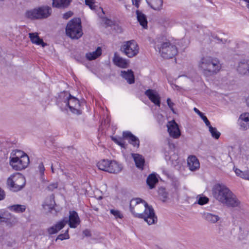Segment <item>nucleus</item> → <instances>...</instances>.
Wrapping results in <instances>:
<instances>
[{
	"label": "nucleus",
	"mask_w": 249,
	"mask_h": 249,
	"mask_svg": "<svg viewBox=\"0 0 249 249\" xmlns=\"http://www.w3.org/2000/svg\"><path fill=\"white\" fill-rule=\"evenodd\" d=\"M113 61L114 64L120 68H126L128 67V62L124 58L120 56L116 53H114Z\"/></svg>",
	"instance_id": "obj_20"
},
{
	"label": "nucleus",
	"mask_w": 249,
	"mask_h": 249,
	"mask_svg": "<svg viewBox=\"0 0 249 249\" xmlns=\"http://www.w3.org/2000/svg\"><path fill=\"white\" fill-rule=\"evenodd\" d=\"M187 164L189 169L192 171L196 170L200 167L199 160L195 156H190L188 157Z\"/></svg>",
	"instance_id": "obj_16"
},
{
	"label": "nucleus",
	"mask_w": 249,
	"mask_h": 249,
	"mask_svg": "<svg viewBox=\"0 0 249 249\" xmlns=\"http://www.w3.org/2000/svg\"><path fill=\"white\" fill-rule=\"evenodd\" d=\"M110 213L112 214L116 219L120 218L122 219L123 217V214L121 213V212L115 209H111L110 210Z\"/></svg>",
	"instance_id": "obj_37"
},
{
	"label": "nucleus",
	"mask_w": 249,
	"mask_h": 249,
	"mask_svg": "<svg viewBox=\"0 0 249 249\" xmlns=\"http://www.w3.org/2000/svg\"><path fill=\"white\" fill-rule=\"evenodd\" d=\"M71 0H53V6L58 8H67Z\"/></svg>",
	"instance_id": "obj_26"
},
{
	"label": "nucleus",
	"mask_w": 249,
	"mask_h": 249,
	"mask_svg": "<svg viewBox=\"0 0 249 249\" xmlns=\"http://www.w3.org/2000/svg\"><path fill=\"white\" fill-rule=\"evenodd\" d=\"M66 33L72 39H78L83 35L81 19L74 18L71 20L66 28Z\"/></svg>",
	"instance_id": "obj_6"
},
{
	"label": "nucleus",
	"mask_w": 249,
	"mask_h": 249,
	"mask_svg": "<svg viewBox=\"0 0 249 249\" xmlns=\"http://www.w3.org/2000/svg\"><path fill=\"white\" fill-rule=\"evenodd\" d=\"M147 4L153 9L160 10L162 6V0H146Z\"/></svg>",
	"instance_id": "obj_28"
},
{
	"label": "nucleus",
	"mask_w": 249,
	"mask_h": 249,
	"mask_svg": "<svg viewBox=\"0 0 249 249\" xmlns=\"http://www.w3.org/2000/svg\"><path fill=\"white\" fill-rule=\"evenodd\" d=\"M214 38L216 39L218 41H219V42H222V43H224V41H223V40L222 39H220L217 36H215L214 37H213Z\"/></svg>",
	"instance_id": "obj_50"
},
{
	"label": "nucleus",
	"mask_w": 249,
	"mask_h": 249,
	"mask_svg": "<svg viewBox=\"0 0 249 249\" xmlns=\"http://www.w3.org/2000/svg\"><path fill=\"white\" fill-rule=\"evenodd\" d=\"M244 0L248 3V8H249V0Z\"/></svg>",
	"instance_id": "obj_52"
},
{
	"label": "nucleus",
	"mask_w": 249,
	"mask_h": 249,
	"mask_svg": "<svg viewBox=\"0 0 249 249\" xmlns=\"http://www.w3.org/2000/svg\"><path fill=\"white\" fill-rule=\"evenodd\" d=\"M132 157L134 159L136 167L141 170H143L145 163L144 158L138 154H132Z\"/></svg>",
	"instance_id": "obj_24"
},
{
	"label": "nucleus",
	"mask_w": 249,
	"mask_h": 249,
	"mask_svg": "<svg viewBox=\"0 0 249 249\" xmlns=\"http://www.w3.org/2000/svg\"><path fill=\"white\" fill-rule=\"evenodd\" d=\"M26 208L24 205H14L10 207V210L18 213H22L25 211Z\"/></svg>",
	"instance_id": "obj_34"
},
{
	"label": "nucleus",
	"mask_w": 249,
	"mask_h": 249,
	"mask_svg": "<svg viewBox=\"0 0 249 249\" xmlns=\"http://www.w3.org/2000/svg\"><path fill=\"white\" fill-rule=\"evenodd\" d=\"M121 75L125 79L129 84H132L135 82V78L133 72L131 70H128L127 71H121Z\"/></svg>",
	"instance_id": "obj_23"
},
{
	"label": "nucleus",
	"mask_w": 249,
	"mask_h": 249,
	"mask_svg": "<svg viewBox=\"0 0 249 249\" xmlns=\"http://www.w3.org/2000/svg\"><path fill=\"white\" fill-rule=\"evenodd\" d=\"M63 96L62 101H58V105L61 110H67L68 108L73 114L80 115L82 113L80 109L81 104L78 99L71 95V94L65 92L60 96V98Z\"/></svg>",
	"instance_id": "obj_4"
},
{
	"label": "nucleus",
	"mask_w": 249,
	"mask_h": 249,
	"mask_svg": "<svg viewBox=\"0 0 249 249\" xmlns=\"http://www.w3.org/2000/svg\"><path fill=\"white\" fill-rule=\"evenodd\" d=\"M121 51L127 57L132 58L139 53V47L134 40H131L123 43L121 47Z\"/></svg>",
	"instance_id": "obj_10"
},
{
	"label": "nucleus",
	"mask_w": 249,
	"mask_h": 249,
	"mask_svg": "<svg viewBox=\"0 0 249 249\" xmlns=\"http://www.w3.org/2000/svg\"><path fill=\"white\" fill-rule=\"evenodd\" d=\"M155 48L159 51L161 56L166 59L172 58L178 53L177 47L169 41L157 43Z\"/></svg>",
	"instance_id": "obj_9"
},
{
	"label": "nucleus",
	"mask_w": 249,
	"mask_h": 249,
	"mask_svg": "<svg viewBox=\"0 0 249 249\" xmlns=\"http://www.w3.org/2000/svg\"><path fill=\"white\" fill-rule=\"evenodd\" d=\"M112 140L115 143H116L117 144H118L119 145L121 146V147H124V142L122 138L112 137Z\"/></svg>",
	"instance_id": "obj_40"
},
{
	"label": "nucleus",
	"mask_w": 249,
	"mask_h": 249,
	"mask_svg": "<svg viewBox=\"0 0 249 249\" xmlns=\"http://www.w3.org/2000/svg\"><path fill=\"white\" fill-rule=\"evenodd\" d=\"M202 217L206 221L211 224L215 223L220 219V217L218 215L210 213H204L202 214Z\"/></svg>",
	"instance_id": "obj_22"
},
{
	"label": "nucleus",
	"mask_w": 249,
	"mask_h": 249,
	"mask_svg": "<svg viewBox=\"0 0 249 249\" xmlns=\"http://www.w3.org/2000/svg\"><path fill=\"white\" fill-rule=\"evenodd\" d=\"M142 0H132V4L137 8L139 7L140 3Z\"/></svg>",
	"instance_id": "obj_47"
},
{
	"label": "nucleus",
	"mask_w": 249,
	"mask_h": 249,
	"mask_svg": "<svg viewBox=\"0 0 249 249\" xmlns=\"http://www.w3.org/2000/svg\"><path fill=\"white\" fill-rule=\"evenodd\" d=\"M130 211L136 217L142 218L148 225L157 221L154 210L143 200L140 198L132 199L130 202Z\"/></svg>",
	"instance_id": "obj_1"
},
{
	"label": "nucleus",
	"mask_w": 249,
	"mask_h": 249,
	"mask_svg": "<svg viewBox=\"0 0 249 249\" xmlns=\"http://www.w3.org/2000/svg\"><path fill=\"white\" fill-rule=\"evenodd\" d=\"M168 131L171 137L173 138H178L180 136V132L178 124L174 120L169 122L167 124Z\"/></svg>",
	"instance_id": "obj_12"
},
{
	"label": "nucleus",
	"mask_w": 249,
	"mask_h": 249,
	"mask_svg": "<svg viewBox=\"0 0 249 249\" xmlns=\"http://www.w3.org/2000/svg\"><path fill=\"white\" fill-rule=\"evenodd\" d=\"M29 37L32 43L37 45H40L42 47H44L47 45L43 39L40 38L37 33H30L29 34Z\"/></svg>",
	"instance_id": "obj_19"
},
{
	"label": "nucleus",
	"mask_w": 249,
	"mask_h": 249,
	"mask_svg": "<svg viewBox=\"0 0 249 249\" xmlns=\"http://www.w3.org/2000/svg\"><path fill=\"white\" fill-rule=\"evenodd\" d=\"M178 159H177V160L175 161V162H172V164H173L174 166H176L178 164Z\"/></svg>",
	"instance_id": "obj_51"
},
{
	"label": "nucleus",
	"mask_w": 249,
	"mask_h": 249,
	"mask_svg": "<svg viewBox=\"0 0 249 249\" xmlns=\"http://www.w3.org/2000/svg\"><path fill=\"white\" fill-rule=\"evenodd\" d=\"M237 71L242 75L249 73V60L243 59L241 60L237 67Z\"/></svg>",
	"instance_id": "obj_15"
},
{
	"label": "nucleus",
	"mask_w": 249,
	"mask_h": 249,
	"mask_svg": "<svg viewBox=\"0 0 249 249\" xmlns=\"http://www.w3.org/2000/svg\"><path fill=\"white\" fill-rule=\"evenodd\" d=\"M52 12V8L48 6H42L27 11L25 17L31 19H41L48 18Z\"/></svg>",
	"instance_id": "obj_8"
},
{
	"label": "nucleus",
	"mask_w": 249,
	"mask_h": 249,
	"mask_svg": "<svg viewBox=\"0 0 249 249\" xmlns=\"http://www.w3.org/2000/svg\"><path fill=\"white\" fill-rule=\"evenodd\" d=\"M209 127V131L211 133L212 136L215 139H218L220 136V133L218 132L215 127L211 126L210 123L209 125H207Z\"/></svg>",
	"instance_id": "obj_33"
},
{
	"label": "nucleus",
	"mask_w": 249,
	"mask_h": 249,
	"mask_svg": "<svg viewBox=\"0 0 249 249\" xmlns=\"http://www.w3.org/2000/svg\"><path fill=\"white\" fill-rule=\"evenodd\" d=\"M209 202V198L206 196H199L198 198L197 203L198 204L203 205Z\"/></svg>",
	"instance_id": "obj_39"
},
{
	"label": "nucleus",
	"mask_w": 249,
	"mask_h": 249,
	"mask_svg": "<svg viewBox=\"0 0 249 249\" xmlns=\"http://www.w3.org/2000/svg\"><path fill=\"white\" fill-rule=\"evenodd\" d=\"M145 95L154 104L158 107L160 105V98L156 90L148 89L145 91Z\"/></svg>",
	"instance_id": "obj_13"
},
{
	"label": "nucleus",
	"mask_w": 249,
	"mask_h": 249,
	"mask_svg": "<svg viewBox=\"0 0 249 249\" xmlns=\"http://www.w3.org/2000/svg\"><path fill=\"white\" fill-rule=\"evenodd\" d=\"M55 202L54 199V195H52L46 199L45 203L43 205L45 209H48L49 212H51L54 209Z\"/></svg>",
	"instance_id": "obj_27"
},
{
	"label": "nucleus",
	"mask_w": 249,
	"mask_h": 249,
	"mask_svg": "<svg viewBox=\"0 0 249 249\" xmlns=\"http://www.w3.org/2000/svg\"><path fill=\"white\" fill-rule=\"evenodd\" d=\"M238 124L240 130H247L249 129V113H242L238 120Z\"/></svg>",
	"instance_id": "obj_14"
},
{
	"label": "nucleus",
	"mask_w": 249,
	"mask_h": 249,
	"mask_svg": "<svg viewBox=\"0 0 249 249\" xmlns=\"http://www.w3.org/2000/svg\"><path fill=\"white\" fill-rule=\"evenodd\" d=\"M85 3L91 9H94V0H85Z\"/></svg>",
	"instance_id": "obj_44"
},
{
	"label": "nucleus",
	"mask_w": 249,
	"mask_h": 249,
	"mask_svg": "<svg viewBox=\"0 0 249 249\" xmlns=\"http://www.w3.org/2000/svg\"><path fill=\"white\" fill-rule=\"evenodd\" d=\"M122 166L115 160H110L109 165L107 172L110 173L117 174L121 171Z\"/></svg>",
	"instance_id": "obj_21"
},
{
	"label": "nucleus",
	"mask_w": 249,
	"mask_h": 249,
	"mask_svg": "<svg viewBox=\"0 0 249 249\" xmlns=\"http://www.w3.org/2000/svg\"><path fill=\"white\" fill-rule=\"evenodd\" d=\"M14 157H10V164L12 168L17 171L26 168L29 163V158L25 153L20 150H17Z\"/></svg>",
	"instance_id": "obj_5"
},
{
	"label": "nucleus",
	"mask_w": 249,
	"mask_h": 249,
	"mask_svg": "<svg viewBox=\"0 0 249 249\" xmlns=\"http://www.w3.org/2000/svg\"><path fill=\"white\" fill-rule=\"evenodd\" d=\"M109 161L110 160H103L99 161L97 165L100 170L107 172V169L109 165Z\"/></svg>",
	"instance_id": "obj_31"
},
{
	"label": "nucleus",
	"mask_w": 249,
	"mask_h": 249,
	"mask_svg": "<svg viewBox=\"0 0 249 249\" xmlns=\"http://www.w3.org/2000/svg\"><path fill=\"white\" fill-rule=\"evenodd\" d=\"M69 229H67L65 232L63 234H59L56 239V241L57 240H63L64 239H68L70 238L69 234Z\"/></svg>",
	"instance_id": "obj_38"
},
{
	"label": "nucleus",
	"mask_w": 249,
	"mask_h": 249,
	"mask_svg": "<svg viewBox=\"0 0 249 249\" xmlns=\"http://www.w3.org/2000/svg\"><path fill=\"white\" fill-rule=\"evenodd\" d=\"M198 71L206 77L216 74L221 69L219 59L210 55L201 57L197 63Z\"/></svg>",
	"instance_id": "obj_3"
},
{
	"label": "nucleus",
	"mask_w": 249,
	"mask_h": 249,
	"mask_svg": "<svg viewBox=\"0 0 249 249\" xmlns=\"http://www.w3.org/2000/svg\"><path fill=\"white\" fill-rule=\"evenodd\" d=\"M123 136L124 139H129V142L134 146H139L140 141L139 139L133 135L130 131L123 132Z\"/></svg>",
	"instance_id": "obj_17"
},
{
	"label": "nucleus",
	"mask_w": 249,
	"mask_h": 249,
	"mask_svg": "<svg viewBox=\"0 0 249 249\" xmlns=\"http://www.w3.org/2000/svg\"><path fill=\"white\" fill-rule=\"evenodd\" d=\"M73 15V13L71 11H69L63 15V18L65 19H68L69 18L71 17Z\"/></svg>",
	"instance_id": "obj_46"
},
{
	"label": "nucleus",
	"mask_w": 249,
	"mask_h": 249,
	"mask_svg": "<svg viewBox=\"0 0 249 249\" xmlns=\"http://www.w3.org/2000/svg\"><path fill=\"white\" fill-rule=\"evenodd\" d=\"M38 169L41 176V179H43L42 177L44 175L45 167L42 162H41L39 164Z\"/></svg>",
	"instance_id": "obj_41"
},
{
	"label": "nucleus",
	"mask_w": 249,
	"mask_h": 249,
	"mask_svg": "<svg viewBox=\"0 0 249 249\" xmlns=\"http://www.w3.org/2000/svg\"><path fill=\"white\" fill-rule=\"evenodd\" d=\"M158 182V179L155 175L152 174L148 176L147 178L146 182L150 189L155 187V184Z\"/></svg>",
	"instance_id": "obj_30"
},
{
	"label": "nucleus",
	"mask_w": 249,
	"mask_h": 249,
	"mask_svg": "<svg viewBox=\"0 0 249 249\" xmlns=\"http://www.w3.org/2000/svg\"><path fill=\"white\" fill-rule=\"evenodd\" d=\"M137 18L140 24L144 29L147 27V20L146 16L141 11H136Z\"/></svg>",
	"instance_id": "obj_25"
},
{
	"label": "nucleus",
	"mask_w": 249,
	"mask_h": 249,
	"mask_svg": "<svg viewBox=\"0 0 249 249\" xmlns=\"http://www.w3.org/2000/svg\"><path fill=\"white\" fill-rule=\"evenodd\" d=\"M102 21L104 24L108 27H111L114 24V22L113 21L107 18H104Z\"/></svg>",
	"instance_id": "obj_42"
},
{
	"label": "nucleus",
	"mask_w": 249,
	"mask_h": 249,
	"mask_svg": "<svg viewBox=\"0 0 249 249\" xmlns=\"http://www.w3.org/2000/svg\"><path fill=\"white\" fill-rule=\"evenodd\" d=\"M158 194L159 196L161 197L162 200L164 202L168 197V193L166 192L164 188H160L158 190Z\"/></svg>",
	"instance_id": "obj_36"
},
{
	"label": "nucleus",
	"mask_w": 249,
	"mask_h": 249,
	"mask_svg": "<svg viewBox=\"0 0 249 249\" xmlns=\"http://www.w3.org/2000/svg\"><path fill=\"white\" fill-rule=\"evenodd\" d=\"M58 187L57 183H52L50 184L48 187L47 189L49 191H53L54 189H56Z\"/></svg>",
	"instance_id": "obj_43"
},
{
	"label": "nucleus",
	"mask_w": 249,
	"mask_h": 249,
	"mask_svg": "<svg viewBox=\"0 0 249 249\" xmlns=\"http://www.w3.org/2000/svg\"><path fill=\"white\" fill-rule=\"evenodd\" d=\"M83 234H84L85 236H87V237H89V236H91L90 232V231H89V230H88V229L85 230L83 231Z\"/></svg>",
	"instance_id": "obj_49"
},
{
	"label": "nucleus",
	"mask_w": 249,
	"mask_h": 249,
	"mask_svg": "<svg viewBox=\"0 0 249 249\" xmlns=\"http://www.w3.org/2000/svg\"><path fill=\"white\" fill-rule=\"evenodd\" d=\"M234 172L236 175L240 178L249 180V170L241 171L239 169H235Z\"/></svg>",
	"instance_id": "obj_32"
},
{
	"label": "nucleus",
	"mask_w": 249,
	"mask_h": 249,
	"mask_svg": "<svg viewBox=\"0 0 249 249\" xmlns=\"http://www.w3.org/2000/svg\"><path fill=\"white\" fill-rule=\"evenodd\" d=\"M102 53V50L100 47H98L97 49L92 52L87 53L86 57L89 60H94L99 57Z\"/></svg>",
	"instance_id": "obj_29"
},
{
	"label": "nucleus",
	"mask_w": 249,
	"mask_h": 249,
	"mask_svg": "<svg viewBox=\"0 0 249 249\" xmlns=\"http://www.w3.org/2000/svg\"><path fill=\"white\" fill-rule=\"evenodd\" d=\"M167 103L169 107L170 108V109L174 113V109L173 108L174 106L175 105L174 103H173L170 98H167Z\"/></svg>",
	"instance_id": "obj_45"
},
{
	"label": "nucleus",
	"mask_w": 249,
	"mask_h": 249,
	"mask_svg": "<svg viewBox=\"0 0 249 249\" xmlns=\"http://www.w3.org/2000/svg\"><path fill=\"white\" fill-rule=\"evenodd\" d=\"M26 184V179L20 173H17L11 175L7 180V185L10 190L18 192L22 190Z\"/></svg>",
	"instance_id": "obj_7"
},
{
	"label": "nucleus",
	"mask_w": 249,
	"mask_h": 249,
	"mask_svg": "<svg viewBox=\"0 0 249 249\" xmlns=\"http://www.w3.org/2000/svg\"><path fill=\"white\" fill-rule=\"evenodd\" d=\"M51 169H52V172L53 173L54 171H53V165H52V166H51Z\"/></svg>",
	"instance_id": "obj_53"
},
{
	"label": "nucleus",
	"mask_w": 249,
	"mask_h": 249,
	"mask_svg": "<svg viewBox=\"0 0 249 249\" xmlns=\"http://www.w3.org/2000/svg\"><path fill=\"white\" fill-rule=\"evenodd\" d=\"M66 224L67 221L66 220H60L55 225L48 228L47 229L48 232L51 235L55 234L62 229Z\"/></svg>",
	"instance_id": "obj_18"
},
{
	"label": "nucleus",
	"mask_w": 249,
	"mask_h": 249,
	"mask_svg": "<svg viewBox=\"0 0 249 249\" xmlns=\"http://www.w3.org/2000/svg\"><path fill=\"white\" fill-rule=\"evenodd\" d=\"M62 220H66L71 228H76L81 222L77 213L74 211H69V219L65 217Z\"/></svg>",
	"instance_id": "obj_11"
},
{
	"label": "nucleus",
	"mask_w": 249,
	"mask_h": 249,
	"mask_svg": "<svg viewBox=\"0 0 249 249\" xmlns=\"http://www.w3.org/2000/svg\"><path fill=\"white\" fill-rule=\"evenodd\" d=\"M8 218L4 217L3 214H0V222L6 223L8 222Z\"/></svg>",
	"instance_id": "obj_48"
},
{
	"label": "nucleus",
	"mask_w": 249,
	"mask_h": 249,
	"mask_svg": "<svg viewBox=\"0 0 249 249\" xmlns=\"http://www.w3.org/2000/svg\"><path fill=\"white\" fill-rule=\"evenodd\" d=\"M194 111L197 113L200 117L203 120L204 123H205L206 125H210V121L207 119V117L205 116L203 113L201 112H200L197 108L196 107L194 108Z\"/></svg>",
	"instance_id": "obj_35"
},
{
	"label": "nucleus",
	"mask_w": 249,
	"mask_h": 249,
	"mask_svg": "<svg viewBox=\"0 0 249 249\" xmlns=\"http://www.w3.org/2000/svg\"><path fill=\"white\" fill-rule=\"evenodd\" d=\"M212 194L216 200L227 207L232 208L240 207V201L224 184L220 183L215 184L212 189Z\"/></svg>",
	"instance_id": "obj_2"
}]
</instances>
